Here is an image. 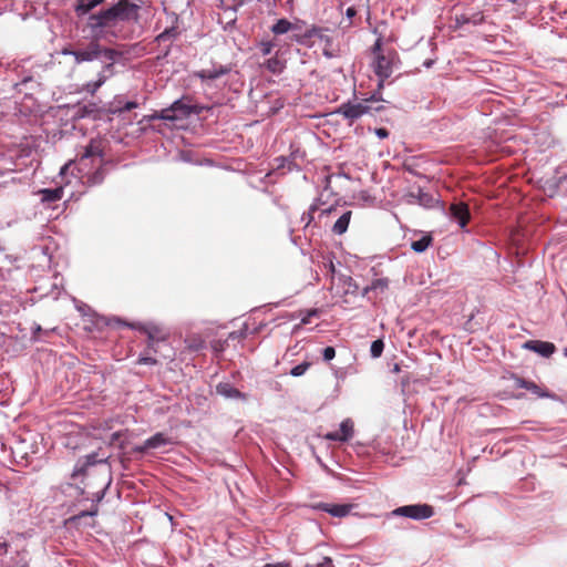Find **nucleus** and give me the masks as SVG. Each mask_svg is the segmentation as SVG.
<instances>
[{
	"mask_svg": "<svg viewBox=\"0 0 567 567\" xmlns=\"http://www.w3.org/2000/svg\"><path fill=\"white\" fill-rule=\"evenodd\" d=\"M138 7L127 0H121L110 9L92 14L87 25L95 40L106 39L109 34L116 35V29L123 22L136 20Z\"/></svg>",
	"mask_w": 567,
	"mask_h": 567,
	"instance_id": "1",
	"label": "nucleus"
},
{
	"mask_svg": "<svg viewBox=\"0 0 567 567\" xmlns=\"http://www.w3.org/2000/svg\"><path fill=\"white\" fill-rule=\"evenodd\" d=\"M305 23L300 20L289 21L288 19H279L277 20L270 28V31L275 35H284L287 33H291L290 38L291 40L296 41L300 44H307L308 40L318 37L321 40L327 39L328 37L323 34L322 29L311 27L310 29H307L306 31L302 30V25Z\"/></svg>",
	"mask_w": 567,
	"mask_h": 567,
	"instance_id": "2",
	"label": "nucleus"
},
{
	"mask_svg": "<svg viewBox=\"0 0 567 567\" xmlns=\"http://www.w3.org/2000/svg\"><path fill=\"white\" fill-rule=\"evenodd\" d=\"M374 61L372 68L379 78L378 90L383 89L384 81L391 76L396 61V53L393 51L383 52L381 50V39H378L373 45Z\"/></svg>",
	"mask_w": 567,
	"mask_h": 567,
	"instance_id": "3",
	"label": "nucleus"
},
{
	"mask_svg": "<svg viewBox=\"0 0 567 567\" xmlns=\"http://www.w3.org/2000/svg\"><path fill=\"white\" fill-rule=\"evenodd\" d=\"M381 99L373 94L369 99H364L358 102H348L342 104L337 113L343 115L347 120L350 122H354L355 120L360 118L364 114H368L371 112V110L380 111L381 106L372 107L371 103L373 102H380Z\"/></svg>",
	"mask_w": 567,
	"mask_h": 567,
	"instance_id": "4",
	"label": "nucleus"
},
{
	"mask_svg": "<svg viewBox=\"0 0 567 567\" xmlns=\"http://www.w3.org/2000/svg\"><path fill=\"white\" fill-rule=\"evenodd\" d=\"M99 40L92 41L87 48L82 50H76L74 53V60L76 63L91 62L96 60L101 55L106 58L107 60H113L115 56V51L111 49H102L97 43Z\"/></svg>",
	"mask_w": 567,
	"mask_h": 567,
	"instance_id": "5",
	"label": "nucleus"
},
{
	"mask_svg": "<svg viewBox=\"0 0 567 567\" xmlns=\"http://www.w3.org/2000/svg\"><path fill=\"white\" fill-rule=\"evenodd\" d=\"M434 511L427 504H412L395 508L392 512L394 516L408 517L415 520H422L432 517Z\"/></svg>",
	"mask_w": 567,
	"mask_h": 567,
	"instance_id": "6",
	"label": "nucleus"
},
{
	"mask_svg": "<svg viewBox=\"0 0 567 567\" xmlns=\"http://www.w3.org/2000/svg\"><path fill=\"white\" fill-rule=\"evenodd\" d=\"M353 422L350 419H346L341 422L339 431L329 432L324 434V439L337 442H348L353 437Z\"/></svg>",
	"mask_w": 567,
	"mask_h": 567,
	"instance_id": "7",
	"label": "nucleus"
},
{
	"mask_svg": "<svg viewBox=\"0 0 567 567\" xmlns=\"http://www.w3.org/2000/svg\"><path fill=\"white\" fill-rule=\"evenodd\" d=\"M230 72V68L227 65H213L209 69H203L194 73V75L200 79L204 83L212 82L216 79H219L223 75H226Z\"/></svg>",
	"mask_w": 567,
	"mask_h": 567,
	"instance_id": "8",
	"label": "nucleus"
},
{
	"mask_svg": "<svg viewBox=\"0 0 567 567\" xmlns=\"http://www.w3.org/2000/svg\"><path fill=\"white\" fill-rule=\"evenodd\" d=\"M405 202L408 204H417L425 208H430L434 206L436 200L431 194L425 193L423 189L419 188L417 193L411 192L405 195Z\"/></svg>",
	"mask_w": 567,
	"mask_h": 567,
	"instance_id": "9",
	"label": "nucleus"
},
{
	"mask_svg": "<svg viewBox=\"0 0 567 567\" xmlns=\"http://www.w3.org/2000/svg\"><path fill=\"white\" fill-rule=\"evenodd\" d=\"M450 216L460 225L461 228H465L470 219L467 205L464 203H453L450 207Z\"/></svg>",
	"mask_w": 567,
	"mask_h": 567,
	"instance_id": "10",
	"label": "nucleus"
},
{
	"mask_svg": "<svg viewBox=\"0 0 567 567\" xmlns=\"http://www.w3.org/2000/svg\"><path fill=\"white\" fill-rule=\"evenodd\" d=\"M524 348L534 351L545 358L550 357L556 349L554 343L539 340L527 341L525 342Z\"/></svg>",
	"mask_w": 567,
	"mask_h": 567,
	"instance_id": "11",
	"label": "nucleus"
},
{
	"mask_svg": "<svg viewBox=\"0 0 567 567\" xmlns=\"http://www.w3.org/2000/svg\"><path fill=\"white\" fill-rule=\"evenodd\" d=\"M317 508L329 513L333 517H346L350 514L353 506L349 504L320 503L317 505Z\"/></svg>",
	"mask_w": 567,
	"mask_h": 567,
	"instance_id": "12",
	"label": "nucleus"
},
{
	"mask_svg": "<svg viewBox=\"0 0 567 567\" xmlns=\"http://www.w3.org/2000/svg\"><path fill=\"white\" fill-rule=\"evenodd\" d=\"M171 442H172L171 439L167 437L165 434L156 433L153 436H151L150 439H147L143 443V445L136 447V451L145 452L147 450H155V449L162 447L164 445L171 444Z\"/></svg>",
	"mask_w": 567,
	"mask_h": 567,
	"instance_id": "13",
	"label": "nucleus"
},
{
	"mask_svg": "<svg viewBox=\"0 0 567 567\" xmlns=\"http://www.w3.org/2000/svg\"><path fill=\"white\" fill-rule=\"evenodd\" d=\"M176 112H179L181 115H187L189 113V107L181 101H175L171 109H166L161 112L159 118L165 121H175L178 117V115L175 114Z\"/></svg>",
	"mask_w": 567,
	"mask_h": 567,
	"instance_id": "14",
	"label": "nucleus"
},
{
	"mask_svg": "<svg viewBox=\"0 0 567 567\" xmlns=\"http://www.w3.org/2000/svg\"><path fill=\"white\" fill-rule=\"evenodd\" d=\"M216 392L224 396L225 399H236V400H245L246 395L241 393L239 390L234 388L228 382H220L216 386Z\"/></svg>",
	"mask_w": 567,
	"mask_h": 567,
	"instance_id": "15",
	"label": "nucleus"
},
{
	"mask_svg": "<svg viewBox=\"0 0 567 567\" xmlns=\"http://www.w3.org/2000/svg\"><path fill=\"white\" fill-rule=\"evenodd\" d=\"M389 288V279L388 278H377L372 280L371 285L363 289V296L373 292L375 295L383 293Z\"/></svg>",
	"mask_w": 567,
	"mask_h": 567,
	"instance_id": "16",
	"label": "nucleus"
},
{
	"mask_svg": "<svg viewBox=\"0 0 567 567\" xmlns=\"http://www.w3.org/2000/svg\"><path fill=\"white\" fill-rule=\"evenodd\" d=\"M39 195L41 196L42 203H53L63 197V187L60 186L53 189L44 188L39 190Z\"/></svg>",
	"mask_w": 567,
	"mask_h": 567,
	"instance_id": "17",
	"label": "nucleus"
},
{
	"mask_svg": "<svg viewBox=\"0 0 567 567\" xmlns=\"http://www.w3.org/2000/svg\"><path fill=\"white\" fill-rule=\"evenodd\" d=\"M352 213L350 210L344 212L334 223L332 226V231L336 235H342L347 231L350 220H351Z\"/></svg>",
	"mask_w": 567,
	"mask_h": 567,
	"instance_id": "18",
	"label": "nucleus"
},
{
	"mask_svg": "<svg viewBox=\"0 0 567 567\" xmlns=\"http://www.w3.org/2000/svg\"><path fill=\"white\" fill-rule=\"evenodd\" d=\"M517 385L519 388H524L528 391H530L532 393H534L535 395H537L538 398H547L549 396V394L547 393V391H545L544 389H542L540 386H538L536 383L534 382H530V381H526V380H523V379H519L517 381Z\"/></svg>",
	"mask_w": 567,
	"mask_h": 567,
	"instance_id": "19",
	"label": "nucleus"
},
{
	"mask_svg": "<svg viewBox=\"0 0 567 567\" xmlns=\"http://www.w3.org/2000/svg\"><path fill=\"white\" fill-rule=\"evenodd\" d=\"M102 1L103 0H79L75 6V11L79 16L85 14Z\"/></svg>",
	"mask_w": 567,
	"mask_h": 567,
	"instance_id": "20",
	"label": "nucleus"
},
{
	"mask_svg": "<svg viewBox=\"0 0 567 567\" xmlns=\"http://www.w3.org/2000/svg\"><path fill=\"white\" fill-rule=\"evenodd\" d=\"M107 80L104 73H100L97 80L85 84L84 90L91 94H94Z\"/></svg>",
	"mask_w": 567,
	"mask_h": 567,
	"instance_id": "21",
	"label": "nucleus"
},
{
	"mask_svg": "<svg viewBox=\"0 0 567 567\" xmlns=\"http://www.w3.org/2000/svg\"><path fill=\"white\" fill-rule=\"evenodd\" d=\"M431 239L427 237H423L419 240L412 243V249L416 252H423L430 246Z\"/></svg>",
	"mask_w": 567,
	"mask_h": 567,
	"instance_id": "22",
	"label": "nucleus"
},
{
	"mask_svg": "<svg viewBox=\"0 0 567 567\" xmlns=\"http://www.w3.org/2000/svg\"><path fill=\"white\" fill-rule=\"evenodd\" d=\"M90 156H91L90 152L86 151L85 154L82 155L81 158L79 159V163H78L79 175L75 176V178H79V179L83 178V171L87 166V161H89Z\"/></svg>",
	"mask_w": 567,
	"mask_h": 567,
	"instance_id": "23",
	"label": "nucleus"
},
{
	"mask_svg": "<svg viewBox=\"0 0 567 567\" xmlns=\"http://www.w3.org/2000/svg\"><path fill=\"white\" fill-rule=\"evenodd\" d=\"M384 343L382 340H375L372 342L370 353L372 358H379L383 352Z\"/></svg>",
	"mask_w": 567,
	"mask_h": 567,
	"instance_id": "24",
	"label": "nucleus"
},
{
	"mask_svg": "<svg viewBox=\"0 0 567 567\" xmlns=\"http://www.w3.org/2000/svg\"><path fill=\"white\" fill-rule=\"evenodd\" d=\"M265 65L269 71L274 73L280 72L282 70V63L276 58L268 59Z\"/></svg>",
	"mask_w": 567,
	"mask_h": 567,
	"instance_id": "25",
	"label": "nucleus"
},
{
	"mask_svg": "<svg viewBox=\"0 0 567 567\" xmlns=\"http://www.w3.org/2000/svg\"><path fill=\"white\" fill-rule=\"evenodd\" d=\"M310 368V363L309 362H302L296 367H293L291 370H290V374L292 377H301L303 375L307 370Z\"/></svg>",
	"mask_w": 567,
	"mask_h": 567,
	"instance_id": "26",
	"label": "nucleus"
},
{
	"mask_svg": "<svg viewBox=\"0 0 567 567\" xmlns=\"http://www.w3.org/2000/svg\"><path fill=\"white\" fill-rule=\"evenodd\" d=\"M275 43L272 41H261L258 49L262 55H268L272 52Z\"/></svg>",
	"mask_w": 567,
	"mask_h": 567,
	"instance_id": "27",
	"label": "nucleus"
},
{
	"mask_svg": "<svg viewBox=\"0 0 567 567\" xmlns=\"http://www.w3.org/2000/svg\"><path fill=\"white\" fill-rule=\"evenodd\" d=\"M145 332L148 334V338L154 341L155 339H157V334L161 332V330L158 329V327L154 326V324H150L147 327L144 328Z\"/></svg>",
	"mask_w": 567,
	"mask_h": 567,
	"instance_id": "28",
	"label": "nucleus"
},
{
	"mask_svg": "<svg viewBox=\"0 0 567 567\" xmlns=\"http://www.w3.org/2000/svg\"><path fill=\"white\" fill-rule=\"evenodd\" d=\"M319 316V311L317 309H310L306 312V315L301 318V322L300 324L305 326V324H308L310 323V319L312 317H317Z\"/></svg>",
	"mask_w": 567,
	"mask_h": 567,
	"instance_id": "29",
	"label": "nucleus"
},
{
	"mask_svg": "<svg viewBox=\"0 0 567 567\" xmlns=\"http://www.w3.org/2000/svg\"><path fill=\"white\" fill-rule=\"evenodd\" d=\"M336 357V350L333 347H327L322 351V358L324 361H331Z\"/></svg>",
	"mask_w": 567,
	"mask_h": 567,
	"instance_id": "30",
	"label": "nucleus"
},
{
	"mask_svg": "<svg viewBox=\"0 0 567 567\" xmlns=\"http://www.w3.org/2000/svg\"><path fill=\"white\" fill-rule=\"evenodd\" d=\"M73 166H74V163L73 162H69L66 163L65 165H63L60 169V175L62 177H65L70 172L71 174H73Z\"/></svg>",
	"mask_w": 567,
	"mask_h": 567,
	"instance_id": "31",
	"label": "nucleus"
},
{
	"mask_svg": "<svg viewBox=\"0 0 567 567\" xmlns=\"http://www.w3.org/2000/svg\"><path fill=\"white\" fill-rule=\"evenodd\" d=\"M103 179V176L100 172H96L95 174H93L92 176H89L87 177V182L91 184V185H95V184H99L101 183Z\"/></svg>",
	"mask_w": 567,
	"mask_h": 567,
	"instance_id": "32",
	"label": "nucleus"
},
{
	"mask_svg": "<svg viewBox=\"0 0 567 567\" xmlns=\"http://www.w3.org/2000/svg\"><path fill=\"white\" fill-rule=\"evenodd\" d=\"M324 267L328 269V271L331 274V276L334 275L336 272V267H334V264L332 261L331 258H328L326 261H324Z\"/></svg>",
	"mask_w": 567,
	"mask_h": 567,
	"instance_id": "33",
	"label": "nucleus"
},
{
	"mask_svg": "<svg viewBox=\"0 0 567 567\" xmlns=\"http://www.w3.org/2000/svg\"><path fill=\"white\" fill-rule=\"evenodd\" d=\"M96 514H97V507L94 506V508L91 511L81 512L78 516H75V519H80L81 517H84V516H95Z\"/></svg>",
	"mask_w": 567,
	"mask_h": 567,
	"instance_id": "34",
	"label": "nucleus"
},
{
	"mask_svg": "<svg viewBox=\"0 0 567 567\" xmlns=\"http://www.w3.org/2000/svg\"><path fill=\"white\" fill-rule=\"evenodd\" d=\"M316 209H317L316 205L310 206L309 212L307 214V225H309L311 223V220L313 219V214H315ZM302 219H306V217L303 216Z\"/></svg>",
	"mask_w": 567,
	"mask_h": 567,
	"instance_id": "35",
	"label": "nucleus"
},
{
	"mask_svg": "<svg viewBox=\"0 0 567 567\" xmlns=\"http://www.w3.org/2000/svg\"><path fill=\"white\" fill-rule=\"evenodd\" d=\"M173 33H174V29L165 30L164 32H162V33L157 37V40H158V41H165V40H166V39H168Z\"/></svg>",
	"mask_w": 567,
	"mask_h": 567,
	"instance_id": "36",
	"label": "nucleus"
},
{
	"mask_svg": "<svg viewBox=\"0 0 567 567\" xmlns=\"http://www.w3.org/2000/svg\"><path fill=\"white\" fill-rule=\"evenodd\" d=\"M138 363L141 364H155L156 360L151 357H141L138 359Z\"/></svg>",
	"mask_w": 567,
	"mask_h": 567,
	"instance_id": "37",
	"label": "nucleus"
},
{
	"mask_svg": "<svg viewBox=\"0 0 567 567\" xmlns=\"http://www.w3.org/2000/svg\"><path fill=\"white\" fill-rule=\"evenodd\" d=\"M375 134L379 138H385L389 136V132L385 128H377Z\"/></svg>",
	"mask_w": 567,
	"mask_h": 567,
	"instance_id": "38",
	"label": "nucleus"
},
{
	"mask_svg": "<svg viewBox=\"0 0 567 567\" xmlns=\"http://www.w3.org/2000/svg\"><path fill=\"white\" fill-rule=\"evenodd\" d=\"M346 14L351 20L357 14V11L353 7H350L347 9Z\"/></svg>",
	"mask_w": 567,
	"mask_h": 567,
	"instance_id": "39",
	"label": "nucleus"
},
{
	"mask_svg": "<svg viewBox=\"0 0 567 567\" xmlns=\"http://www.w3.org/2000/svg\"><path fill=\"white\" fill-rule=\"evenodd\" d=\"M8 551V544L7 543H0V556L7 554Z\"/></svg>",
	"mask_w": 567,
	"mask_h": 567,
	"instance_id": "40",
	"label": "nucleus"
},
{
	"mask_svg": "<svg viewBox=\"0 0 567 567\" xmlns=\"http://www.w3.org/2000/svg\"><path fill=\"white\" fill-rule=\"evenodd\" d=\"M137 106V103L135 102H127L124 106L125 111H131L132 109H135Z\"/></svg>",
	"mask_w": 567,
	"mask_h": 567,
	"instance_id": "41",
	"label": "nucleus"
},
{
	"mask_svg": "<svg viewBox=\"0 0 567 567\" xmlns=\"http://www.w3.org/2000/svg\"><path fill=\"white\" fill-rule=\"evenodd\" d=\"M264 567H289V565L285 564V563H278V564H267Z\"/></svg>",
	"mask_w": 567,
	"mask_h": 567,
	"instance_id": "42",
	"label": "nucleus"
},
{
	"mask_svg": "<svg viewBox=\"0 0 567 567\" xmlns=\"http://www.w3.org/2000/svg\"><path fill=\"white\" fill-rule=\"evenodd\" d=\"M76 52V50H71V49H63L62 50V54L63 55H72L74 58V53Z\"/></svg>",
	"mask_w": 567,
	"mask_h": 567,
	"instance_id": "43",
	"label": "nucleus"
},
{
	"mask_svg": "<svg viewBox=\"0 0 567 567\" xmlns=\"http://www.w3.org/2000/svg\"><path fill=\"white\" fill-rule=\"evenodd\" d=\"M328 564H331V559L329 557H326L321 564L317 565V567H324Z\"/></svg>",
	"mask_w": 567,
	"mask_h": 567,
	"instance_id": "44",
	"label": "nucleus"
},
{
	"mask_svg": "<svg viewBox=\"0 0 567 567\" xmlns=\"http://www.w3.org/2000/svg\"><path fill=\"white\" fill-rule=\"evenodd\" d=\"M104 497V492H99L96 496V501L100 502Z\"/></svg>",
	"mask_w": 567,
	"mask_h": 567,
	"instance_id": "45",
	"label": "nucleus"
},
{
	"mask_svg": "<svg viewBox=\"0 0 567 567\" xmlns=\"http://www.w3.org/2000/svg\"><path fill=\"white\" fill-rule=\"evenodd\" d=\"M331 212H332V208L330 207V208L323 209L320 215L330 214Z\"/></svg>",
	"mask_w": 567,
	"mask_h": 567,
	"instance_id": "46",
	"label": "nucleus"
},
{
	"mask_svg": "<svg viewBox=\"0 0 567 567\" xmlns=\"http://www.w3.org/2000/svg\"><path fill=\"white\" fill-rule=\"evenodd\" d=\"M190 348H194V349H199L203 347V341H200V343L198 346H192L189 344Z\"/></svg>",
	"mask_w": 567,
	"mask_h": 567,
	"instance_id": "47",
	"label": "nucleus"
},
{
	"mask_svg": "<svg viewBox=\"0 0 567 567\" xmlns=\"http://www.w3.org/2000/svg\"><path fill=\"white\" fill-rule=\"evenodd\" d=\"M91 457H92V456H89V460H87V463H89V464H92V463H93V461L91 460Z\"/></svg>",
	"mask_w": 567,
	"mask_h": 567,
	"instance_id": "48",
	"label": "nucleus"
},
{
	"mask_svg": "<svg viewBox=\"0 0 567 567\" xmlns=\"http://www.w3.org/2000/svg\"><path fill=\"white\" fill-rule=\"evenodd\" d=\"M346 281L351 282V281H352L351 277H347V278H346Z\"/></svg>",
	"mask_w": 567,
	"mask_h": 567,
	"instance_id": "49",
	"label": "nucleus"
},
{
	"mask_svg": "<svg viewBox=\"0 0 567 567\" xmlns=\"http://www.w3.org/2000/svg\"><path fill=\"white\" fill-rule=\"evenodd\" d=\"M564 354L567 358V347L564 349Z\"/></svg>",
	"mask_w": 567,
	"mask_h": 567,
	"instance_id": "50",
	"label": "nucleus"
},
{
	"mask_svg": "<svg viewBox=\"0 0 567 567\" xmlns=\"http://www.w3.org/2000/svg\"><path fill=\"white\" fill-rule=\"evenodd\" d=\"M432 62H425V65L429 68Z\"/></svg>",
	"mask_w": 567,
	"mask_h": 567,
	"instance_id": "51",
	"label": "nucleus"
}]
</instances>
